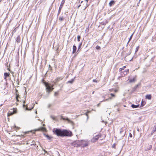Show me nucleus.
I'll list each match as a JSON object with an SVG mask.
<instances>
[{
    "mask_svg": "<svg viewBox=\"0 0 156 156\" xmlns=\"http://www.w3.org/2000/svg\"><path fill=\"white\" fill-rule=\"evenodd\" d=\"M93 82H97V80L94 79L93 80Z\"/></svg>",
    "mask_w": 156,
    "mask_h": 156,
    "instance_id": "nucleus-36",
    "label": "nucleus"
},
{
    "mask_svg": "<svg viewBox=\"0 0 156 156\" xmlns=\"http://www.w3.org/2000/svg\"><path fill=\"white\" fill-rule=\"evenodd\" d=\"M82 41L79 44V45L78 47V50H77V51H76V53H78L80 51V48L81 47V46H82Z\"/></svg>",
    "mask_w": 156,
    "mask_h": 156,
    "instance_id": "nucleus-8",
    "label": "nucleus"
},
{
    "mask_svg": "<svg viewBox=\"0 0 156 156\" xmlns=\"http://www.w3.org/2000/svg\"><path fill=\"white\" fill-rule=\"evenodd\" d=\"M88 1V0H85V1L86 2V3H86L87 5V4Z\"/></svg>",
    "mask_w": 156,
    "mask_h": 156,
    "instance_id": "nucleus-43",
    "label": "nucleus"
},
{
    "mask_svg": "<svg viewBox=\"0 0 156 156\" xmlns=\"http://www.w3.org/2000/svg\"><path fill=\"white\" fill-rule=\"evenodd\" d=\"M36 113H37V111H36Z\"/></svg>",
    "mask_w": 156,
    "mask_h": 156,
    "instance_id": "nucleus-62",
    "label": "nucleus"
},
{
    "mask_svg": "<svg viewBox=\"0 0 156 156\" xmlns=\"http://www.w3.org/2000/svg\"><path fill=\"white\" fill-rule=\"evenodd\" d=\"M16 41L18 43H20V37L19 35L18 37H17V38L16 39Z\"/></svg>",
    "mask_w": 156,
    "mask_h": 156,
    "instance_id": "nucleus-14",
    "label": "nucleus"
},
{
    "mask_svg": "<svg viewBox=\"0 0 156 156\" xmlns=\"http://www.w3.org/2000/svg\"><path fill=\"white\" fill-rule=\"evenodd\" d=\"M49 70L51 71L52 70V69L51 67V68H49Z\"/></svg>",
    "mask_w": 156,
    "mask_h": 156,
    "instance_id": "nucleus-39",
    "label": "nucleus"
},
{
    "mask_svg": "<svg viewBox=\"0 0 156 156\" xmlns=\"http://www.w3.org/2000/svg\"><path fill=\"white\" fill-rule=\"evenodd\" d=\"M109 99H112V98H109L108 99H104L103 100H102V101H101V102H103V101H106L108 100Z\"/></svg>",
    "mask_w": 156,
    "mask_h": 156,
    "instance_id": "nucleus-26",
    "label": "nucleus"
},
{
    "mask_svg": "<svg viewBox=\"0 0 156 156\" xmlns=\"http://www.w3.org/2000/svg\"><path fill=\"white\" fill-rule=\"evenodd\" d=\"M58 48H57V50H58Z\"/></svg>",
    "mask_w": 156,
    "mask_h": 156,
    "instance_id": "nucleus-61",
    "label": "nucleus"
},
{
    "mask_svg": "<svg viewBox=\"0 0 156 156\" xmlns=\"http://www.w3.org/2000/svg\"><path fill=\"white\" fill-rule=\"evenodd\" d=\"M42 150L44 151L45 153H47V154H48V152L47 151H46L45 149H44L43 148H42Z\"/></svg>",
    "mask_w": 156,
    "mask_h": 156,
    "instance_id": "nucleus-31",
    "label": "nucleus"
},
{
    "mask_svg": "<svg viewBox=\"0 0 156 156\" xmlns=\"http://www.w3.org/2000/svg\"><path fill=\"white\" fill-rule=\"evenodd\" d=\"M62 78L60 79V78H57V79H56L57 81H59L60 80H62Z\"/></svg>",
    "mask_w": 156,
    "mask_h": 156,
    "instance_id": "nucleus-33",
    "label": "nucleus"
},
{
    "mask_svg": "<svg viewBox=\"0 0 156 156\" xmlns=\"http://www.w3.org/2000/svg\"><path fill=\"white\" fill-rule=\"evenodd\" d=\"M65 2V0H63L61 3V4L60 5V7H59L58 10V13L57 14V16H58V15L61 12V9L62 8L63 5L64 3Z\"/></svg>",
    "mask_w": 156,
    "mask_h": 156,
    "instance_id": "nucleus-3",
    "label": "nucleus"
},
{
    "mask_svg": "<svg viewBox=\"0 0 156 156\" xmlns=\"http://www.w3.org/2000/svg\"><path fill=\"white\" fill-rule=\"evenodd\" d=\"M110 95L112 97H115V95L114 94H112V93H111L110 94Z\"/></svg>",
    "mask_w": 156,
    "mask_h": 156,
    "instance_id": "nucleus-32",
    "label": "nucleus"
},
{
    "mask_svg": "<svg viewBox=\"0 0 156 156\" xmlns=\"http://www.w3.org/2000/svg\"><path fill=\"white\" fill-rule=\"evenodd\" d=\"M125 71H126V72H127V73H128L129 72V69H126L125 70Z\"/></svg>",
    "mask_w": 156,
    "mask_h": 156,
    "instance_id": "nucleus-34",
    "label": "nucleus"
},
{
    "mask_svg": "<svg viewBox=\"0 0 156 156\" xmlns=\"http://www.w3.org/2000/svg\"><path fill=\"white\" fill-rule=\"evenodd\" d=\"M121 75L122 76H124L127 74V72H126V71H123V72H121Z\"/></svg>",
    "mask_w": 156,
    "mask_h": 156,
    "instance_id": "nucleus-16",
    "label": "nucleus"
},
{
    "mask_svg": "<svg viewBox=\"0 0 156 156\" xmlns=\"http://www.w3.org/2000/svg\"><path fill=\"white\" fill-rule=\"evenodd\" d=\"M114 91H115V92H116V91H117V90H114Z\"/></svg>",
    "mask_w": 156,
    "mask_h": 156,
    "instance_id": "nucleus-52",
    "label": "nucleus"
},
{
    "mask_svg": "<svg viewBox=\"0 0 156 156\" xmlns=\"http://www.w3.org/2000/svg\"><path fill=\"white\" fill-rule=\"evenodd\" d=\"M33 143L34 142V143H33L32 144H31V146H32L33 145L36 146V147L37 148V146H36L35 142L34 141H33L32 142Z\"/></svg>",
    "mask_w": 156,
    "mask_h": 156,
    "instance_id": "nucleus-22",
    "label": "nucleus"
},
{
    "mask_svg": "<svg viewBox=\"0 0 156 156\" xmlns=\"http://www.w3.org/2000/svg\"><path fill=\"white\" fill-rule=\"evenodd\" d=\"M49 68H50L51 67V66H50V65H49Z\"/></svg>",
    "mask_w": 156,
    "mask_h": 156,
    "instance_id": "nucleus-48",
    "label": "nucleus"
},
{
    "mask_svg": "<svg viewBox=\"0 0 156 156\" xmlns=\"http://www.w3.org/2000/svg\"><path fill=\"white\" fill-rule=\"evenodd\" d=\"M83 2V1H82L81 2V3H82Z\"/></svg>",
    "mask_w": 156,
    "mask_h": 156,
    "instance_id": "nucleus-54",
    "label": "nucleus"
},
{
    "mask_svg": "<svg viewBox=\"0 0 156 156\" xmlns=\"http://www.w3.org/2000/svg\"><path fill=\"white\" fill-rule=\"evenodd\" d=\"M126 68V66H124L122 67V68H120L119 69V71L120 72L122 70H124L125 68Z\"/></svg>",
    "mask_w": 156,
    "mask_h": 156,
    "instance_id": "nucleus-20",
    "label": "nucleus"
},
{
    "mask_svg": "<svg viewBox=\"0 0 156 156\" xmlns=\"http://www.w3.org/2000/svg\"><path fill=\"white\" fill-rule=\"evenodd\" d=\"M77 41L78 42H79L80 41V39L81 38V37L80 35H78L77 36Z\"/></svg>",
    "mask_w": 156,
    "mask_h": 156,
    "instance_id": "nucleus-23",
    "label": "nucleus"
},
{
    "mask_svg": "<svg viewBox=\"0 0 156 156\" xmlns=\"http://www.w3.org/2000/svg\"><path fill=\"white\" fill-rule=\"evenodd\" d=\"M58 92H55V93L54 96H57V95H58Z\"/></svg>",
    "mask_w": 156,
    "mask_h": 156,
    "instance_id": "nucleus-30",
    "label": "nucleus"
},
{
    "mask_svg": "<svg viewBox=\"0 0 156 156\" xmlns=\"http://www.w3.org/2000/svg\"><path fill=\"white\" fill-rule=\"evenodd\" d=\"M51 106V105L50 104L48 105V107H50Z\"/></svg>",
    "mask_w": 156,
    "mask_h": 156,
    "instance_id": "nucleus-49",
    "label": "nucleus"
},
{
    "mask_svg": "<svg viewBox=\"0 0 156 156\" xmlns=\"http://www.w3.org/2000/svg\"><path fill=\"white\" fill-rule=\"evenodd\" d=\"M9 73H4V76H5V78L9 76Z\"/></svg>",
    "mask_w": 156,
    "mask_h": 156,
    "instance_id": "nucleus-17",
    "label": "nucleus"
},
{
    "mask_svg": "<svg viewBox=\"0 0 156 156\" xmlns=\"http://www.w3.org/2000/svg\"><path fill=\"white\" fill-rule=\"evenodd\" d=\"M152 145H149L147 146V148H145V151H149V150H151L152 148Z\"/></svg>",
    "mask_w": 156,
    "mask_h": 156,
    "instance_id": "nucleus-12",
    "label": "nucleus"
},
{
    "mask_svg": "<svg viewBox=\"0 0 156 156\" xmlns=\"http://www.w3.org/2000/svg\"><path fill=\"white\" fill-rule=\"evenodd\" d=\"M129 42H128H128L127 44H126V46H127L128 45V44H129Z\"/></svg>",
    "mask_w": 156,
    "mask_h": 156,
    "instance_id": "nucleus-45",
    "label": "nucleus"
},
{
    "mask_svg": "<svg viewBox=\"0 0 156 156\" xmlns=\"http://www.w3.org/2000/svg\"><path fill=\"white\" fill-rule=\"evenodd\" d=\"M89 29L88 28L86 29V32H88V31Z\"/></svg>",
    "mask_w": 156,
    "mask_h": 156,
    "instance_id": "nucleus-38",
    "label": "nucleus"
},
{
    "mask_svg": "<svg viewBox=\"0 0 156 156\" xmlns=\"http://www.w3.org/2000/svg\"><path fill=\"white\" fill-rule=\"evenodd\" d=\"M101 135H98L97 136H96L94 137L91 140V141L94 142H96L99 138V136H101Z\"/></svg>",
    "mask_w": 156,
    "mask_h": 156,
    "instance_id": "nucleus-6",
    "label": "nucleus"
},
{
    "mask_svg": "<svg viewBox=\"0 0 156 156\" xmlns=\"http://www.w3.org/2000/svg\"><path fill=\"white\" fill-rule=\"evenodd\" d=\"M80 6H81L80 5H79V6L78 7V8H79Z\"/></svg>",
    "mask_w": 156,
    "mask_h": 156,
    "instance_id": "nucleus-46",
    "label": "nucleus"
},
{
    "mask_svg": "<svg viewBox=\"0 0 156 156\" xmlns=\"http://www.w3.org/2000/svg\"><path fill=\"white\" fill-rule=\"evenodd\" d=\"M42 81L46 87V90L47 92L49 93V92L53 90L54 88H53L52 86H51L48 85L47 83L44 82V80H43Z\"/></svg>",
    "mask_w": 156,
    "mask_h": 156,
    "instance_id": "nucleus-2",
    "label": "nucleus"
},
{
    "mask_svg": "<svg viewBox=\"0 0 156 156\" xmlns=\"http://www.w3.org/2000/svg\"><path fill=\"white\" fill-rule=\"evenodd\" d=\"M115 3V2L114 0L111 1L109 3V5L110 7H111L113 5H114Z\"/></svg>",
    "mask_w": 156,
    "mask_h": 156,
    "instance_id": "nucleus-10",
    "label": "nucleus"
},
{
    "mask_svg": "<svg viewBox=\"0 0 156 156\" xmlns=\"http://www.w3.org/2000/svg\"><path fill=\"white\" fill-rule=\"evenodd\" d=\"M25 105H23V107H24V106H25Z\"/></svg>",
    "mask_w": 156,
    "mask_h": 156,
    "instance_id": "nucleus-60",
    "label": "nucleus"
},
{
    "mask_svg": "<svg viewBox=\"0 0 156 156\" xmlns=\"http://www.w3.org/2000/svg\"><path fill=\"white\" fill-rule=\"evenodd\" d=\"M103 98H105V97H104V96H103Z\"/></svg>",
    "mask_w": 156,
    "mask_h": 156,
    "instance_id": "nucleus-57",
    "label": "nucleus"
},
{
    "mask_svg": "<svg viewBox=\"0 0 156 156\" xmlns=\"http://www.w3.org/2000/svg\"><path fill=\"white\" fill-rule=\"evenodd\" d=\"M44 135L47 138L48 140H50L51 139V137L50 136H49L48 135H47L44 134Z\"/></svg>",
    "mask_w": 156,
    "mask_h": 156,
    "instance_id": "nucleus-18",
    "label": "nucleus"
},
{
    "mask_svg": "<svg viewBox=\"0 0 156 156\" xmlns=\"http://www.w3.org/2000/svg\"><path fill=\"white\" fill-rule=\"evenodd\" d=\"M101 136H99V138L101 137Z\"/></svg>",
    "mask_w": 156,
    "mask_h": 156,
    "instance_id": "nucleus-56",
    "label": "nucleus"
},
{
    "mask_svg": "<svg viewBox=\"0 0 156 156\" xmlns=\"http://www.w3.org/2000/svg\"><path fill=\"white\" fill-rule=\"evenodd\" d=\"M140 85V83H139L136 85L135 87H133L132 88V89L131 90L132 92H134L138 88V87Z\"/></svg>",
    "mask_w": 156,
    "mask_h": 156,
    "instance_id": "nucleus-5",
    "label": "nucleus"
},
{
    "mask_svg": "<svg viewBox=\"0 0 156 156\" xmlns=\"http://www.w3.org/2000/svg\"><path fill=\"white\" fill-rule=\"evenodd\" d=\"M102 122H105L104 121H102Z\"/></svg>",
    "mask_w": 156,
    "mask_h": 156,
    "instance_id": "nucleus-53",
    "label": "nucleus"
},
{
    "mask_svg": "<svg viewBox=\"0 0 156 156\" xmlns=\"http://www.w3.org/2000/svg\"><path fill=\"white\" fill-rule=\"evenodd\" d=\"M53 132L54 134H56L57 136L62 137L64 136H71L73 135L71 131L56 128L53 129Z\"/></svg>",
    "mask_w": 156,
    "mask_h": 156,
    "instance_id": "nucleus-1",
    "label": "nucleus"
},
{
    "mask_svg": "<svg viewBox=\"0 0 156 156\" xmlns=\"http://www.w3.org/2000/svg\"><path fill=\"white\" fill-rule=\"evenodd\" d=\"M129 136L130 137H132V135L131 133H129Z\"/></svg>",
    "mask_w": 156,
    "mask_h": 156,
    "instance_id": "nucleus-35",
    "label": "nucleus"
},
{
    "mask_svg": "<svg viewBox=\"0 0 156 156\" xmlns=\"http://www.w3.org/2000/svg\"><path fill=\"white\" fill-rule=\"evenodd\" d=\"M122 131H121H121H120V133H122Z\"/></svg>",
    "mask_w": 156,
    "mask_h": 156,
    "instance_id": "nucleus-50",
    "label": "nucleus"
},
{
    "mask_svg": "<svg viewBox=\"0 0 156 156\" xmlns=\"http://www.w3.org/2000/svg\"><path fill=\"white\" fill-rule=\"evenodd\" d=\"M139 48V46L137 47L136 48V50H135V52H136L138 50Z\"/></svg>",
    "mask_w": 156,
    "mask_h": 156,
    "instance_id": "nucleus-29",
    "label": "nucleus"
},
{
    "mask_svg": "<svg viewBox=\"0 0 156 156\" xmlns=\"http://www.w3.org/2000/svg\"><path fill=\"white\" fill-rule=\"evenodd\" d=\"M68 13V12H65L64 13L66 15H67V13Z\"/></svg>",
    "mask_w": 156,
    "mask_h": 156,
    "instance_id": "nucleus-42",
    "label": "nucleus"
},
{
    "mask_svg": "<svg viewBox=\"0 0 156 156\" xmlns=\"http://www.w3.org/2000/svg\"><path fill=\"white\" fill-rule=\"evenodd\" d=\"M131 52H130L129 54V55H130V53H131Z\"/></svg>",
    "mask_w": 156,
    "mask_h": 156,
    "instance_id": "nucleus-58",
    "label": "nucleus"
},
{
    "mask_svg": "<svg viewBox=\"0 0 156 156\" xmlns=\"http://www.w3.org/2000/svg\"><path fill=\"white\" fill-rule=\"evenodd\" d=\"M94 91H93V92H92V94H94Z\"/></svg>",
    "mask_w": 156,
    "mask_h": 156,
    "instance_id": "nucleus-51",
    "label": "nucleus"
},
{
    "mask_svg": "<svg viewBox=\"0 0 156 156\" xmlns=\"http://www.w3.org/2000/svg\"><path fill=\"white\" fill-rule=\"evenodd\" d=\"M14 127L15 128H16L17 129H19V127H16L15 126H14Z\"/></svg>",
    "mask_w": 156,
    "mask_h": 156,
    "instance_id": "nucleus-40",
    "label": "nucleus"
},
{
    "mask_svg": "<svg viewBox=\"0 0 156 156\" xmlns=\"http://www.w3.org/2000/svg\"><path fill=\"white\" fill-rule=\"evenodd\" d=\"M137 130L139 132L140 129H139V128L137 129Z\"/></svg>",
    "mask_w": 156,
    "mask_h": 156,
    "instance_id": "nucleus-44",
    "label": "nucleus"
},
{
    "mask_svg": "<svg viewBox=\"0 0 156 156\" xmlns=\"http://www.w3.org/2000/svg\"><path fill=\"white\" fill-rule=\"evenodd\" d=\"M100 103H99L98 104V106L100 105Z\"/></svg>",
    "mask_w": 156,
    "mask_h": 156,
    "instance_id": "nucleus-47",
    "label": "nucleus"
},
{
    "mask_svg": "<svg viewBox=\"0 0 156 156\" xmlns=\"http://www.w3.org/2000/svg\"><path fill=\"white\" fill-rule=\"evenodd\" d=\"M139 105H134V104H132L131 105V107H132L133 108H138L139 107Z\"/></svg>",
    "mask_w": 156,
    "mask_h": 156,
    "instance_id": "nucleus-15",
    "label": "nucleus"
},
{
    "mask_svg": "<svg viewBox=\"0 0 156 156\" xmlns=\"http://www.w3.org/2000/svg\"><path fill=\"white\" fill-rule=\"evenodd\" d=\"M51 117L53 119H55V118L52 116H51Z\"/></svg>",
    "mask_w": 156,
    "mask_h": 156,
    "instance_id": "nucleus-37",
    "label": "nucleus"
},
{
    "mask_svg": "<svg viewBox=\"0 0 156 156\" xmlns=\"http://www.w3.org/2000/svg\"><path fill=\"white\" fill-rule=\"evenodd\" d=\"M16 92H17L18 91L16 89Z\"/></svg>",
    "mask_w": 156,
    "mask_h": 156,
    "instance_id": "nucleus-55",
    "label": "nucleus"
},
{
    "mask_svg": "<svg viewBox=\"0 0 156 156\" xmlns=\"http://www.w3.org/2000/svg\"><path fill=\"white\" fill-rule=\"evenodd\" d=\"M19 97V95L18 94H16V99L17 101H19L18 98Z\"/></svg>",
    "mask_w": 156,
    "mask_h": 156,
    "instance_id": "nucleus-24",
    "label": "nucleus"
},
{
    "mask_svg": "<svg viewBox=\"0 0 156 156\" xmlns=\"http://www.w3.org/2000/svg\"><path fill=\"white\" fill-rule=\"evenodd\" d=\"M145 105V103L144 102H143V101H142L141 104V106L140 107L143 106Z\"/></svg>",
    "mask_w": 156,
    "mask_h": 156,
    "instance_id": "nucleus-27",
    "label": "nucleus"
},
{
    "mask_svg": "<svg viewBox=\"0 0 156 156\" xmlns=\"http://www.w3.org/2000/svg\"><path fill=\"white\" fill-rule=\"evenodd\" d=\"M146 98L148 100H151V94H147L145 96Z\"/></svg>",
    "mask_w": 156,
    "mask_h": 156,
    "instance_id": "nucleus-13",
    "label": "nucleus"
},
{
    "mask_svg": "<svg viewBox=\"0 0 156 156\" xmlns=\"http://www.w3.org/2000/svg\"><path fill=\"white\" fill-rule=\"evenodd\" d=\"M96 48L97 50H100L101 49L100 47L98 45H97L96 47Z\"/></svg>",
    "mask_w": 156,
    "mask_h": 156,
    "instance_id": "nucleus-28",
    "label": "nucleus"
},
{
    "mask_svg": "<svg viewBox=\"0 0 156 156\" xmlns=\"http://www.w3.org/2000/svg\"><path fill=\"white\" fill-rule=\"evenodd\" d=\"M135 81V79L134 78L132 79H130L129 80V82L130 83H133Z\"/></svg>",
    "mask_w": 156,
    "mask_h": 156,
    "instance_id": "nucleus-19",
    "label": "nucleus"
},
{
    "mask_svg": "<svg viewBox=\"0 0 156 156\" xmlns=\"http://www.w3.org/2000/svg\"><path fill=\"white\" fill-rule=\"evenodd\" d=\"M76 47L75 45H74L73 46V50L72 52L73 54L75 53L76 51Z\"/></svg>",
    "mask_w": 156,
    "mask_h": 156,
    "instance_id": "nucleus-11",
    "label": "nucleus"
},
{
    "mask_svg": "<svg viewBox=\"0 0 156 156\" xmlns=\"http://www.w3.org/2000/svg\"><path fill=\"white\" fill-rule=\"evenodd\" d=\"M63 119L64 120H68V118H66V119Z\"/></svg>",
    "mask_w": 156,
    "mask_h": 156,
    "instance_id": "nucleus-41",
    "label": "nucleus"
},
{
    "mask_svg": "<svg viewBox=\"0 0 156 156\" xmlns=\"http://www.w3.org/2000/svg\"><path fill=\"white\" fill-rule=\"evenodd\" d=\"M74 81V79H72L71 80L68 81V83H72Z\"/></svg>",
    "mask_w": 156,
    "mask_h": 156,
    "instance_id": "nucleus-21",
    "label": "nucleus"
},
{
    "mask_svg": "<svg viewBox=\"0 0 156 156\" xmlns=\"http://www.w3.org/2000/svg\"><path fill=\"white\" fill-rule=\"evenodd\" d=\"M133 33L131 35V36H130L129 38V40L128 41V42H129L131 40L132 38V37H133Z\"/></svg>",
    "mask_w": 156,
    "mask_h": 156,
    "instance_id": "nucleus-25",
    "label": "nucleus"
},
{
    "mask_svg": "<svg viewBox=\"0 0 156 156\" xmlns=\"http://www.w3.org/2000/svg\"><path fill=\"white\" fill-rule=\"evenodd\" d=\"M101 22H100V23L101 25H105L108 23V20L106 19H105L103 20H101Z\"/></svg>",
    "mask_w": 156,
    "mask_h": 156,
    "instance_id": "nucleus-7",
    "label": "nucleus"
},
{
    "mask_svg": "<svg viewBox=\"0 0 156 156\" xmlns=\"http://www.w3.org/2000/svg\"><path fill=\"white\" fill-rule=\"evenodd\" d=\"M88 143L87 142L82 141L81 143V145L83 147H85L88 145Z\"/></svg>",
    "mask_w": 156,
    "mask_h": 156,
    "instance_id": "nucleus-4",
    "label": "nucleus"
},
{
    "mask_svg": "<svg viewBox=\"0 0 156 156\" xmlns=\"http://www.w3.org/2000/svg\"><path fill=\"white\" fill-rule=\"evenodd\" d=\"M25 101H24L23 103H25Z\"/></svg>",
    "mask_w": 156,
    "mask_h": 156,
    "instance_id": "nucleus-59",
    "label": "nucleus"
},
{
    "mask_svg": "<svg viewBox=\"0 0 156 156\" xmlns=\"http://www.w3.org/2000/svg\"><path fill=\"white\" fill-rule=\"evenodd\" d=\"M64 19L65 18L63 16H60L59 17L58 20L60 22H61L64 20Z\"/></svg>",
    "mask_w": 156,
    "mask_h": 156,
    "instance_id": "nucleus-9",
    "label": "nucleus"
}]
</instances>
